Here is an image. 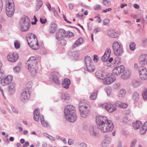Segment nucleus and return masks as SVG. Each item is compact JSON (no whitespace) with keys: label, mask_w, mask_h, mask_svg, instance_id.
Returning <instances> with one entry per match:
<instances>
[{"label":"nucleus","mask_w":147,"mask_h":147,"mask_svg":"<svg viewBox=\"0 0 147 147\" xmlns=\"http://www.w3.org/2000/svg\"><path fill=\"white\" fill-rule=\"evenodd\" d=\"M96 122L99 129L104 133L111 131L114 126L111 121L105 116H98L96 117Z\"/></svg>","instance_id":"f257e3e1"},{"label":"nucleus","mask_w":147,"mask_h":147,"mask_svg":"<svg viewBox=\"0 0 147 147\" xmlns=\"http://www.w3.org/2000/svg\"><path fill=\"white\" fill-rule=\"evenodd\" d=\"M64 112L65 118L68 121L74 122L76 121L77 117L74 107L71 105L67 106L64 108Z\"/></svg>","instance_id":"f03ea898"},{"label":"nucleus","mask_w":147,"mask_h":147,"mask_svg":"<svg viewBox=\"0 0 147 147\" xmlns=\"http://www.w3.org/2000/svg\"><path fill=\"white\" fill-rule=\"evenodd\" d=\"M26 39L28 44L32 49L37 50L39 48L37 38L34 34H28L26 36Z\"/></svg>","instance_id":"7ed1b4c3"},{"label":"nucleus","mask_w":147,"mask_h":147,"mask_svg":"<svg viewBox=\"0 0 147 147\" xmlns=\"http://www.w3.org/2000/svg\"><path fill=\"white\" fill-rule=\"evenodd\" d=\"M30 25V20L26 16H23L21 18L19 27L20 30L22 32L27 31Z\"/></svg>","instance_id":"20e7f679"},{"label":"nucleus","mask_w":147,"mask_h":147,"mask_svg":"<svg viewBox=\"0 0 147 147\" xmlns=\"http://www.w3.org/2000/svg\"><path fill=\"white\" fill-rule=\"evenodd\" d=\"M79 109L81 117L85 118L88 115L90 109L88 105L80 102L79 104Z\"/></svg>","instance_id":"39448f33"},{"label":"nucleus","mask_w":147,"mask_h":147,"mask_svg":"<svg viewBox=\"0 0 147 147\" xmlns=\"http://www.w3.org/2000/svg\"><path fill=\"white\" fill-rule=\"evenodd\" d=\"M112 48L114 54L117 56H121L124 52L123 45L120 42H114L112 44Z\"/></svg>","instance_id":"423d86ee"},{"label":"nucleus","mask_w":147,"mask_h":147,"mask_svg":"<svg viewBox=\"0 0 147 147\" xmlns=\"http://www.w3.org/2000/svg\"><path fill=\"white\" fill-rule=\"evenodd\" d=\"M14 4L13 0H8L6 3V13L9 17H11L14 12Z\"/></svg>","instance_id":"0eeeda50"},{"label":"nucleus","mask_w":147,"mask_h":147,"mask_svg":"<svg viewBox=\"0 0 147 147\" xmlns=\"http://www.w3.org/2000/svg\"><path fill=\"white\" fill-rule=\"evenodd\" d=\"M34 119L36 121H38L39 119H40L41 123L44 127H48L49 126V125L48 123L44 120L43 116H40L39 109H36L34 110Z\"/></svg>","instance_id":"6e6552de"},{"label":"nucleus","mask_w":147,"mask_h":147,"mask_svg":"<svg viewBox=\"0 0 147 147\" xmlns=\"http://www.w3.org/2000/svg\"><path fill=\"white\" fill-rule=\"evenodd\" d=\"M30 91L27 89H24L20 94V100L23 102H26L30 98Z\"/></svg>","instance_id":"1a4fd4ad"},{"label":"nucleus","mask_w":147,"mask_h":147,"mask_svg":"<svg viewBox=\"0 0 147 147\" xmlns=\"http://www.w3.org/2000/svg\"><path fill=\"white\" fill-rule=\"evenodd\" d=\"M26 67L32 76H34L37 73L38 70V64H33L32 65H26Z\"/></svg>","instance_id":"9d476101"},{"label":"nucleus","mask_w":147,"mask_h":147,"mask_svg":"<svg viewBox=\"0 0 147 147\" xmlns=\"http://www.w3.org/2000/svg\"><path fill=\"white\" fill-rule=\"evenodd\" d=\"M68 33L64 30L61 29L56 34V38L58 40H60L63 38L67 36Z\"/></svg>","instance_id":"9b49d317"},{"label":"nucleus","mask_w":147,"mask_h":147,"mask_svg":"<svg viewBox=\"0 0 147 147\" xmlns=\"http://www.w3.org/2000/svg\"><path fill=\"white\" fill-rule=\"evenodd\" d=\"M139 73L140 78L142 80L147 79V69L144 67L139 68Z\"/></svg>","instance_id":"f8f14e48"},{"label":"nucleus","mask_w":147,"mask_h":147,"mask_svg":"<svg viewBox=\"0 0 147 147\" xmlns=\"http://www.w3.org/2000/svg\"><path fill=\"white\" fill-rule=\"evenodd\" d=\"M60 77V75L59 73L53 72L51 74L50 78L55 84L59 85L60 84V82L59 80Z\"/></svg>","instance_id":"ddd939ff"},{"label":"nucleus","mask_w":147,"mask_h":147,"mask_svg":"<svg viewBox=\"0 0 147 147\" xmlns=\"http://www.w3.org/2000/svg\"><path fill=\"white\" fill-rule=\"evenodd\" d=\"M18 58V55L16 53H11L9 54L7 57V59L8 61L12 62L16 61Z\"/></svg>","instance_id":"4468645a"},{"label":"nucleus","mask_w":147,"mask_h":147,"mask_svg":"<svg viewBox=\"0 0 147 147\" xmlns=\"http://www.w3.org/2000/svg\"><path fill=\"white\" fill-rule=\"evenodd\" d=\"M13 79V77L12 75H8L1 81V84L3 86L8 85L11 83Z\"/></svg>","instance_id":"2eb2a0df"},{"label":"nucleus","mask_w":147,"mask_h":147,"mask_svg":"<svg viewBox=\"0 0 147 147\" xmlns=\"http://www.w3.org/2000/svg\"><path fill=\"white\" fill-rule=\"evenodd\" d=\"M125 70V67L123 65H121L115 67L113 70V73L114 75H118L123 72Z\"/></svg>","instance_id":"dca6fc26"},{"label":"nucleus","mask_w":147,"mask_h":147,"mask_svg":"<svg viewBox=\"0 0 147 147\" xmlns=\"http://www.w3.org/2000/svg\"><path fill=\"white\" fill-rule=\"evenodd\" d=\"M90 134L94 138H96L98 134V128L95 125L91 126L89 129Z\"/></svg>","instance_id":"f3484780"},{"label":"nucleus","mask_w":147,"mask_h":147,"mask_svg":"<svg viewBox=\"0 0 147 147\" xmlns=\"http://www.w3.org/2000/svg\"><path fill=\"white\" fill-rule=\"evenodd\" d=\"M110 75L107 74V76L103 80L104 84L106 85H109L112 83L115 80V78L111 77Z\"/></svg>","instance_id":"a211bd4d"},{"label":"nucleus","mask_w":147,"mask_h":147,"mask_svg":"<svg viewBox=\"0 0 147 147\" xmlns=\"http://www.w3.org/2000/svg\"><path fill=\"white\" fill-rule=\"evenodd\" d=\"M111 53V49L110 48H107L106 50L104 55L102 58V60L105 62L107 61L110 57Z\"/></svg>","instance_id":"6ab92c4d"},{"label":"nucleus","mask_w":147,"mask_h":147,"mask_svg":"<svg viewBox=\"0 0 147 147\" xmlns=\"http://www.w3.org/2000/svg\"><path fill=\"white\" fill-rule=\"evenodd\" d=\"M139 61L140 64L142 65H146L147 63V55L143 54L140 55Z\"/></svg>","instance_id":"aec40b11"},{"label":"nucleus","mask_w":147,"mask_h":147,"mask_svg":"<svg viewBox=\"0 0 147 147\" xmlns=\"http://www.w3.org/2000/svg\"><path fill=\"white\" fill-rule=\"evenodd\" d=\"M107 73L100 71H97L95 73L96 77L101 80H103L107 76Z\"/></svg>","instance_id":"412c9836"},{"label":"nucleus","mask_w":147,"mask_h":147,"mask_svg":"<svg viewBox=\"0 0 147 147\" xmlns=\"http://www.w3.org/2000/svg\"><path fill=\"white\" fill-rule=\"evenodd\" d=\"M38 62L36 58L34 56L30 57L28 59L26 64L32 65L33 64H38Z\"/></svg>","instance_id":"4be33fe9"},{"label":"nucleus","mask_w":147,"mask_h":147,"mask_svg":"<svg viewBox=\"0 0 147 147\" xmlns=\"http://www.w3.org/2000/svg\"><path fill=\"white\" fill-rule=\"evenodd\" d=\"M71 83L70 80L67 78H66L63 80L62 81V86L68 89L69 88V86Z\"/></svg>","instance_id":"5701e85b"},{"label":"nucleus","mask_w":147,"mask_h":147,"mask_svg":"<svg viewBox=\"0 0 147 147\" xmlns=\"http://www.w3.org/2000/svg\"><path fill=\"white\" fill-rule=\"evenodd\" d=\"M16 90V85L14 83L11 84L9 86L8 90L9 93L10 94H13L14 93Z\"/></svg>","instance_id":"b1692460"},{"label":"nucleus","mask_w":147,"mask_h":147,"mask_svg":"<svg viewBox=\"0 0 147 147\" xmlns=\"http://www.w3.org/2000/svg\"><path fill=\"white\" fill-rule=\"evenodd\" d=\"M116 106L115 104H108L107 110L109 113H112L117 109Z\"/></svg>","instance_id":"393cba45"},{"label":"nucleus","mask_w":147,"mask_h":147,"mask_svg":"<svg viewBox=\"0 0 147 147\" xmlns=\"http://www.w3.org/2000/svg\"><path fill=\"white\" fill-rule=\"evenodd\" d=\"M123 75L121 76V77L123 80L127 79L130 76L131 74L130 71L128 70H124Z\"/></svg>","instance_id":"a878e982"},{"label":"nucleus","mask_w":147,"mask_h":147,"mask_svg":"<svg viewBox=\"0 0 147 147\" xmlns=\"http://www.w3.org/2000/svg\"><path fill=\"white\" fill-rule=\"evenodd\" d=\"M57 28V25L55 23H52L50 25L49 29V32L51 34L54 33Z\"/></svg>","instance_id":"bb28decb"},{"label":"nucleus","mask_w":147,"mask_h":147,"mask_svg":"<svg viewBox=\"0 0 147 147\" xmlns=\"http://www.w3.org/2000/svg\"><path fill=\"white\" fill-rule=\"evenodd\" d=\"M83 42V39L81 37L79 38L76 40L74 43L73 44L72 47L73 48H75L79 45L82 44Z\"/></svg>","instance_id":"cd10ccee"},{"label":"nucleus","mask_w":147,"mask_h":147,"mask_svg":"<svg viewBox=\"0 0 147 147\" xmlns=\"http://www.w3.org/2000/svg\"><path fill=\"white\" fill-rule=\"evenodd\" d=\"M108 35L112 38H116L117 37V35L115 31L114 30H110L108 32Z\"/></svg>","instance_id":"c85d7f7f"},{"label":"nucleus","mask_w":147,"mask_h":147,"mask_svg":"<svg viewBox=\"0 0 147 147\" xmlns=\"http://www.w3.org/2000/svg\"><path fill=\"white\" fill-rule=\"evenodd\" d=\"M126 91L125 90L123 89L120 90L119 94L118 96L120 99L124 98L125 96Z\"/></svg>","instance_id":"c756f323"},{"label":"nucleus","mask_w":147,"mask_h":147,"mask_svg":"<svg viewBox=\"0 0 147 147\" xmlns=\"http://www.w3.org/2000/svg\"><path fill=\"white\" fill-rule=\"evenodd\" d=\"M132 98L134 102H137L139 99V93L137 92H134L133 94Z\"/></svg>","instance_id":"7c9ffc66"},{"label":"nucleus","mask_w":147,"mask_h":147,"mask_svg":"<svg viewBox=\"0 0 147 147\" xmlns=\"http://www.w3.org/2000/svg\"><path fill=\"white\" fill-rule=\"evenodd\" d=\"M115 104L117 106L121 108H125L127 106V104L123 103L119 101L116 102Z\"/></svg>","instance_id":"2f4dec72"},{"label":"nucleus","mask_w":147,"mask_h":147,"mask_svg":"<svg viewBox=\"0 0 147 147\" xmlns=\"http://www.w3.org/2000/svg\"><path fill=\"white\" fill-rule=\"evenodd\" d=\"M133 125L135 129H137L142 126V123L140 121H137L136 122L133 123Z\"/></svg>","instance_id":"473e14b6"},{"label":"nucleus","mask_w":147,"mask_h":147,"mask_svg":"<svg viewBox=\"0 0 147 147\" xmlns=\"http://www.w3.org/2000/svg\"><path fill=\"white\" fill-rule=\"evenodd\" d=\"M61 97L62 100L64 101L69 100L70 98V96L68 93H63L61 94Z\"/></svg>","instance_id":"72a5a7b5"},{"label":"nucleus","mask_w":147,"mask_h":147,"mask_svg":"<svg viewBox=\"0 0 147 147\" xmlns=\"http://www.w3.org/2000/svg\"><path fill=\"white\" fill-rule=\"evenodd\" d=\"M85 62L86 66H88V65L93 64L91 58L88 56H87L85 57Z\"/></svg>","instance_id":"f704fd0d"},{"label":"nucleus","mask_w":147,"mask_h":147,"mask_svg":"<svg viewBox=\"0 0 147 147\" xmlns=\"http://www.w3.org/2000/svg\"><path fill=\"white\" fill-rule=\"evenodd\" d=\"M141 84V82L138 80H134L132 82V86L135 88L139 86Z\"/></svg>","instance_id":"c9c22d12"},{"label":"nucleus","mask_w":147,"mask_h":147,"mask_svg":"<svg viewBox=\"0 0 147 147\" xmlns=\"http://www.w3.org/2000/svg\"><path fill=\"white\" fill-rule=\"evenodd\" d=\"M111 140V138H108L103 140L102 143V147H106L107 145L109 144V142Z\"/></svg>","instance_id":"e433bc0d"},{"label":"nucleus","mask_w":147,"mask_h":147,"mask_svg":"<svg viewBox=\"0 0 147 147\" xmlns=\"http://www.w3.org/2000/svg\"><path fill=\"white\" fill-rule=\"evenodd\" d=\"M18 66H16L14 67L13 68V71L14 72L16 73H18L20 71L21 67L22 65L21 63H18Z\"/></svg>","instance_id":"4c0bfd02"},{"label":"nucleus","mask_w":147,"mask_h":147,"mask_svg":"<svg viewBox=\"0 0 147 147\" xmlns=\"http://www.w3.org/2000/svg\"><path fill=\"white\" fill-rule=\"evenodd\" d=\"M86 67L87 70L90 72L93 71L95 69V67L93 64L88 65V66H86Z\"/></svg>","instance_id":"58836bf2"},{"label":"nucleus","mask_w":147,"mask_h":147,"mask_svg":"<svg viewBox=\"0 0 147 147\" xmlns=\"http://www.w3.org/2000/svg\"><path fill=\"white\" fill-rule=\"evenodd\" d=\"M142 96L144 100H147V89H144L142 93Z\"/></svg>","instance_id":"ea45409f"},{"label":"nucleus","mask_w":147,"mask_h":147,"mask_svg":"<svg viewBox=\"0 0 147 147\" xmlns=\"http://www.w3.org/2000/svg\"><path fill=\"white\" fill-rule=\"evenodd\" d=\"M33 84L32 82H28L26 85V88L24 89H27L29 90L31 88L32 85Z\"/></svg>","instance_id":"a19ab883"},{"label":"nucleus","mask_w":147,"mask_h":147,"mask_svg":"<svg viewBox=\"0 0 147 147\" xmlns=\"http://www.w3.org/2000/svg\"><path fill=\"white\" fill-rule=\"evenodd\" d=\"M97 92L96 91L93 92L91 94L90 98V99L92 100H95L97 96Z\"/></svg>","instance_id":"79ce46f5"},{"label":"nucleus","mask_w":147,"mask_h":147,"mask_svg":"<svg viewBox=\"0 0 147 147\" xmlns=\"http://www.w3.org/2000/svg\"><path fill=\"white\" fill-rule=\"evenodd\" d=\"M129 48L132 51H134L136 48V44L134 42H131L129 44Z\"/></svg>","instance_id":"37998d69"},{"label":"nucleus","mask_w":147,"mask_h":147,"mask_svg":"<svg viewBox=\"0 0 147 147\" xmlns=\"http://www.w3.org/2000/svg\"><path fill=\"white\" fill-rule=\"evenodd\" d=\"M115 65H119L121 63V59L120 57H117L115 58L114 60Z\"/></svg>","instance_id":"c03bdc74"},{"label":"nucleus","mask_w":147,"mask_h":147,"mask_svg":"<svg viewBox=\"0 0 147 147\" xmlns=\"http://www.w3.org/2000/svg\"><path fill=\"white\" fill-rule=\"evenodd\" d=\"M14 45L15 48L16 49H18L20 48V42L18 40H16L14 42Z\"/></svg>","instance_id":"a18cd8bd"},{"label":"nucleus","mask_w":147,"mask_h":147,"mask_svg":"<svg viewBox=\"0 0 147 147\" xmlns=\"http://www.w3.org/2000/svg\"><path fill=\"white\" fill-rule=\"evenodd\" d=\"M43 134L45 136H46L51 140L55 141V139L54 137L48 135L47 134L44 133Z\"/></svg>","instance_id":"49530a36"},{"label":"nucleus","mask_w":147,"mask_h":147,"mask_svg":"<svg viewBox=\"0 0 147 147\" xmlns=\"http://www.w3.org/2000/svg\"><path fill=\"white\" fill-rule=\"evenodd\" d=\"M103 4L105 5L108 6L111 5V2L107 0H103Z\"/></svg>","instance_id":"de8ad7c7"},{"label":"nucleus","mask_w":147,"mask_h":147,"mask_svg":"<svg viewBox=\"0 0 147 147\" xmlns=\"http://www.w3.org/2000/svg\"><path fill=\"white\" fill-rule=\"evenodd\" d=\"M72 55L74 59H76L78 56V51H73L72 53Z\"/></svg>","instance_id":"09e8293b"},{"label":"nucleus","mask_w":147,"mask_h":147,"mask_svg":"<svg viewBox=\"0 0 147 147\" xmlns=\"http://www.w3.org/2000/svg\"><path fill=\"white\" fill-rule=\"evenodd\" d=\"M94 8L95 10H100L101 9V7L98 4H96L94 6Z\"/></svg>","instance_id":"8fccbe9b"},{"label":"nucleus","mask_w":147,"mask_h":147,"mask_svg":"<svg viewBox=\"0 0 147 147\" xmlns=\"http://www.w3.org/2000/svg\"><path fill=\"white\" fill-rule=\"evenodd\" d=\"M110 20L108 18L105 19L103 21L104 25H105L109 24L110 22Z\"/></svg>","instance_id":"3c124183"},{"label":"nucleus","mask_w":147,"mask_h":147,"mask_svg":"<svg viewBox=\"0 0 147 147\" xmlns=\"http://www.w3.org/2000/svg\"><path fill=\"white\" fill-rule=\"evenodd\" d=\"M47 20L46 18H40V22L42 24H45L46 23Z\"/></svg>","instance_id":"603ef678"},{"label":"nucleus","mask_w":147,"mask_h":147,"mask_svg":"<svg viewBox=\"0 0 147 147\" xmlns=\"http://www.w3.org/2000/svg\"><path fill=\"white\" fill-rule=\"evenodd\" d=\"M11 108L12 111L14 113L16 114H18V112L16 109L13 106H11Z\"/></svg>","instance_id":"864d4df0"},{"label":"nucleus","mask_w":147,"mask_h":147,"mask_svg":"<svg viewBox=\"0 0 147 147\" xmlns=\"http://www.w3.org/2000/svg\"><path fill=\"white\" fill-rule=\"evenodd\" d=\"M136 142V140L135 139L134 140L131 142V144L130 147H135V145Z\"/></svg>","instance_id":"5fc2aeb1"},{"label":"nucleus","mask_w":147,"mask_h":147,"mask_svg":"<svg viewBox=\"0 0 147 147\" xmlns=\"http://www.w3.org/2000/svg\"><path fill=\"white\" fill-rule=\"evenodd\" d=\"M61 41V44L63 45H65L67 44V41L66 40L64 39H62L61 40H60Z\"/></svg>","instance_id":"6e6d98bb"},{"label":"nucleus","mask_w":147,"mask_h":147,"mask_svg":"<svg viewBox=\"0 0 147 147\" xmlns=\"http://www.w3.org/2000/svg\"><path fill=\"white\" fill-rule=\"evenodd\" d=\"M106 91L108 96H109L111 93V90L110 88H108L106 89Z\"/></svg>","instance_id":"4d7b16f0"},{"label":"nucleus","mask_w":147,"mask_h":147,"mask_svg":"<svg viewBox=\"0 0 147 147\" xmlns=\"http://www.w3.org/2000/svg\"><path fill=\"white\" fill-rule=\"evenodd\" d=\"M147 130V129H144V128H143V127H142V128L140 130V133L142 134H144L146 131Z\"/></svg>","instance_id":"13d9d810"},{"label":"nucleus","mask_w":147,"mask_h":147,"mask_svg":"<svg viewBox=\"0 0 147 147\" xmlns=\"http://www.w3.org/2000/svg\"><path fill=\"white\" fill-rule=\"evenodd\" d=\"M108 104L105 103L104 104H102L101 105V106L103 108L107 110V108Z\"/></svg>","instance_id":"bf43d9fd"},{"label":"nucleus","mask_w":147,"mask_h":147,"mask_svg":"<svg viewBox=\"0 0 147 147\" xmlns=\"http://www.w3.org/2000/svg\"><path fill=\"white\" fill-rule=\"evenodd\" d=\"M3 6V2L2 0H0V13L2 10Z\"/></svg>","instance_id":"052dcab7"},{"label":"nucleus","mask_w":147,"mask_h":147,"mask_svg":"<svg viewBox=\"0 0 147 147\" xmlns=\"http://www.w3.org/2000/svg\"><path fill=\"white\" fill-rule=\"evenodd\" d=\"M80 147H87L86 144L84 142H82L79 144Z\"/></svg>","instance_id":"680f3d73"},{"label":"nucleus","mask_w":147,"mask_h":147,"mask_svg":"<svg viewBox=\"0 0 147 147\" xmlns=\"http://www.w3.org/2000/svg\"><path fill=\"white\" fill-rule=\"evenodd\" d=\"M68 144L69 145H71L74 144L73 140L71 139H69L68 140Z\"/></svg>","instance_id":"e2e57ef3"},{"label":"nucleus","mask_w":147,"mask_h":147,"mask_svg":"<svg viewBox=\"0 0 147 147\" xmlns=\"http://www.w3.org/2000/svg\"><path fill=\"white\" fill-rule=\"evenodd\" d=\"M111 10H112V9L111 8H107L106 9L103 10L102 11V12H104V13H106L108 11H111Z\"/></svg>","instance_id":"0e129e2a"},{"label":"nucleus","mask_w":147,"mask_h":147,"mask_svg":"<svg viewBox=\"0 0 147 147\" xmlns=\"http://www.w3.org/2000/svg\"><path fill=\"white\" fill-rule=\"evenodd\" d=\"M42 3L40 2L39 3H38L36 5V7L38 9H40L42 6Z\"/></svg>","instance_id":"69168bd1"},{"label":"nucleus","mask_w":147,"mask_h":147,"mask_svg":"<svg viewBox=\"0 0 147 147\" xmlns=\"http://www.w3.org/2000/svg\"><path fill=\"white\" fill-rule=\"evenodd\" d=\"M100 29L99 28H95L93 30V32L94 33H96L99 32Z\"/></svg>","instance_id":"338daca9"},{"label":"nucleus","mask_w":147,"mask_h":147,"mask_svg":"<svg viewBox=\"0 0 147 147\" xmlns=\"http://www.w3.org/2000/svg\"><path fill=\"white\" fill-rule=\"evenodd\" d=\"M88 28L89 30H91L92 28V25L90 23H88Z\"/></svg>","instance_id":"774afa93"}]
</instances>
